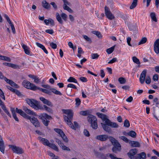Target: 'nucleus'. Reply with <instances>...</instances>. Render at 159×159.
Masks as SVG:
<instances>
[{"label":"nucleus","instance_id":"f257e3e1","mask_svg":"<svg viewBox=\"0 0 159 159\" xmlns=\"http://www.w3.org/2000/svg\"><path fill=\"white\" fill-rule=\"evenodd\" d=\"M62 110L64 113L67 115V116H64V119L65 121L72 129L75 130L76 128H78V124L75 121L74 122V125L71 121L73 116V112L70 109H63Z\"/></svg>","mask_w":159,"mask_h":159},{"label":"nucleus","instance_id":"f03ea898","mask_svg":"<svg viewBox=\"0 0 159 159\" xmlns=\"http://www.w3.org/2000/svg\"><path fill=\"white\" fill-rule=\"evenodd\" d=\"M42 86L46 89L37 87L36 90L37 89H39L43 93L49 95H51V92L57 95H62V93L60 91L57 90L54 88H51V86L49 85L42 84Z\"/></svg>","mask_w":159,"mask_h":159},{"label":"nucleus","instance_id":"7ed1b4c3","mask_svg":"<svg viewBox=\"0 0 159 159\" xmlns=\"http://www.w3.org/2000/svg\"><path fill=\"white\" fill-rule=\"evenodd\" d=\"M96 114L99 117L105 121V123L108 126L114 128H117L119 127V125L117 123L111 122L110 120L107 118V116L99 112L97 113Z\"/></svg>","mask_w":159,"mask_h":159},{"label":"nucleus","instance_id":"20e7f679","mask_svg":"<svg viewBox=\"0 0 159 159\" xmlns=\"http://www.w3.org/2000/svg\"><path fill=\"white\" fill-rule=\"evenodd\" d=\"M27 103L31 107L36 110L43 109L40 104V102L34 99L27 98L25 99Z\"/></svg>","mask_w":159,"mask_h":159},{"label":"nucleus","instance_id":"39448f33","mask_svg":"<svg viewBox=\"0 0 159 159\" xmlns=\"http://www.w3.org/2000/svg\"><path fill=\"white\" fill-rule=\"evenodd\" d=\"M109 139L113 145L112 149V152L116 153L121 150V146L118 141L114 138L111 136L109 137Z\"/></svg>","mask_w":159,"mask_h":159},{"label":"nucleus","instance_id":"423d86ee","mask_svg":"<svg viewBox=\"0 0 159 159\" xmlns=\"http://www.w3.org/2000/svg\"><path fill=\"white\" fill-rule=\"evenodd\" d=\"M88 121L91 124L92 128L96 129L98 128L97 119L96 117L92 115H89L87 117Z\"/></svg>","mask_w":159,"mask_h":159},{"label":"nucleus","instance_id":"0eeeda50","mask_svg":"<svg viewBox=\"0 0 159 159\" xmlns=\"http://www.w3.org/2000/svg\"><path fill=\"white\" fill-rule=\"evenodd\" d=\"M39 118L42 120L43 124L46 126H47L49 123V120L52 119V117L46 113L41 114L39 115Z\"/></svg>","mask_w":159,"mask_h":159},{"label":"nucleus","instance_id":"6e6552de","mask_svg":"<svg viewBox=\"0 0 159 159\" xmlns=\"http://www.w3.org/2000/svg\"><path fill=\"white\" fill-rule=\"evenodd\" d=\"M22 85L25 88L33 90H36L37 87L34 84L30 83L29 81L24 80L22 83Z\"/></svg>","mask_w":159,"mask_h":159},{"label":"nucleus","instance_id":"1a4fd4ad","mask_svg":"<svg viewBox=\"0 0 159 159\" xmlns=\"http://www.w3.org/2000/svg\"><path fill=\"white\" fill-rule=\"evenodd\" d=\"M61 17L62 19L65 21H66L67 17V16L65 13H62L60 15L59 13L57 12L56 13V18L59 22L62 24L63 23V21L62 20Z\"/></svg>","mask_w":159,"mask_h":159},{"label":"nucleus","instance_id":"9d476101","mask_svg":"<svg viewBox=\"0 0 159 159\" xmlns=\"http://www.w3.org/2000/svg\"><path fill=\"white\" fill-rule=\"evenodd\" d=\"M54 130L60 135V136L61 137L64 142L66 143L68 142V138L61 129H60L55 128Z\"/></svg>","mask_w":159,"mask_h":159},{"label":"nucleus","instance_id":"9b49d317","mask_svg":"<svg viewBox=\"0 0 159 159\" xmlns=\"http://www.w3.org/2000/svg\"><path fill=\"white\" fill-rule=\"evenodd\" d=\"M27 119L29 120L31 122L35 127H39L40 126V123L38 119L34 117H31L28 116L27 118Z\"/></svg>","mask_w":159,"mask_h":159},{"label":"nucleus","instance_id":"f8f14e48","mask_svg":"<svg viewBox=\"0 0 159 159\" xmlns=\"http://www.w3.org/2000/svg\"><path fill=\"white\" fill-rule=\"evenodd\" d=\"M105 14L107 17L110 20H112L114 19L115 16L112 15L109 8L105 6Z\"/></svg>","mask_w":159,"mask_h":159},{"label":"nucleus","instance_id":"ddd939ff","mask_svg":"<svg viewBox=\"0 0 159 159\" xmlns=\"http://www.w3.org/2000/svg\"><path fill=\"white\" fill-rule=\"evenodd\" d=\"M64 2L63 5V7L65 10L67 11L70 13L73 12V10L67 6H70V3L67 0H62Z\"/></svg>","mask_w":159,"mask_h":159},{"label":"nucleus","instance_id":"4468645a","mask_svg":"<svg viewBox=\"0 0 159 159\" xmlns=\"http://www.w3.org/2000/svg\"><path fill=\"white\" fill-rule=\"evenodd\" d=\"M11 148L14 152L19 154H22L23 153L22 149L19 147L11 145Z\"/></svg>","mask_w":159,"mask_h":159},{"label":"nucleus","instance_id":"2eb2a0df","mask_svg":"<svg viewBox=\"0 0 159 159\" xmlns=\"http://www.w3.org/2000/svg\"><path fill=\"white\" fill-rule=\"evenodd\" d=\"M95 139L101 141H106L109 139V137L106 134H102L97 136Z\"/></svg>","mask_w":159,"mask_h":159},{"label":"nucleus","instance_id":"dca6fc26","mask_svg":"<svg viewBox=\"0 0 159 159\" xmlns=\"http://www.w3.org/2000/svg\"><path fill=\"white\" fill-rule=\"evenodd\" d=\"M137 153V150L136 149H132L130 150L127 153V155L130 159H134V156Z\"/></svg>","mask_w":159,"mask_h":159},{"label":"nucleus","instance_id":"f3484780","mask_svg":"<svg viewBox=\"0 0 159 159\" xmlns=\"http://www.w3.org/2000/svg\"><path fill=\"white\" fill-rule=\"evenodd\" d=\"M154 50L156 54L159 53V39H157L154 43Z\"/></svg>","mask_w":159,"mask_h":159},{"label":"nucleus","instance_id":"a211bd4d","mask_svg":"<svg viewBox=\"0 0 159 159\" xmlns=\"http://www.w3.org/2000/svg\"><path fill=\"white\" fill-rule=\"evenodd\" d=\"M39 99L43 103L47 105L50 107H52L53 105L52 103L50 101L46 99L43 97H41L39 98Z\"/></svg>","mask_w":159,"mask_h":159},{"label":"nucleus","instance_id":"6ab92c4d","mask_svg":"<svg viewBox=\"0 0 159 159\" xmlns=\"http://www.w3.org/2000/svg\"><path fill=\"white\" fill-rule=\"evenodd\" d=\"M38 139L42 143L45 145H46L48 147L51 143L48 139L45 138L40 137H38Z\"/></svg>","mask_w":159,"mask_h":159},{"label":"nucleus","instance_id":"aec40b11","mask_svg":"<svg viewBox=\"0 0 159 159\" xmlns=\"http://www.w3.org/2000/svg\"><path fill=\"white\" fill-rule=\"evenodd\" d=\"M16 113L19 114L21 116H22L26 119L28 116V115L26 114L21 109H18L17 108H16Z\"/></svg>","mask_w":159,"mask_h":159},{"label":"nucleus","instance_id":"412c9836","mask_svg":"<svg viewBox=\"0 0 159 159\" xmlns=\"http://www.w3.org/2000/svg\"><path fill=\"white\" fill-rule=\"evenodd\" d=\"M5 148L4 142L2 139L0 140V151L3 154L4 153Z\"/></svg>","mask_w":159,"mask_h":159},{"label":"nucleus","instance_id":"4be33fe9","mask_svg":"<svg viewBox=\"0 0 159 159\" xmlns=\"http://www.w3.org/2000/svg\"><path fill=\"white\" fill-rule=\"evenodd\" d=\"M21 45L24 50L25 53L27 55H29L30 52L29 48L27 45L24 44L23 43H21Z\"/></svg>","mask_w":159,"mask_h":159},{"label":"nucleus","instance_id":"5701e85b","mask_svg":"<svg viewBox=\"0 0 159 159\" xmlns=\"http://www.w3.org/2000/svg\"><path fill=\"white\" fill-rule=\"evenodd\" d=\"M101 125L103 129L105 131L108 132H111V129L108 126V125L106 124V123H105V124H104L101 123Z\"/></svg>","mask_w":159,"mask_h":159},{"label":"nucleus","instance_id":"b1692460","mask_svg":"<svg viewBox=\"0 0 159 159\" xmlns=\"http://www.w3.org/2000/svg\"><path fill=\"white\" fill-rule=\"evenodd\" d=\"M129 143L132 147H140L139 143L137 141H130Z\"/></svg>","mask_w":159,"mask_h":159},{"label":"nucleus","instance_id":"393cba45","mask_svg":"<svg viewBox=\"0 0 159 159\" xmlns=\"http://www.w3.org/2000/svg\"><path fill=\"white\" fill-rule=\"evenodd\" d=\"M23 109L26 113L29 115H34L35 114L34 111L28 109L26 107H24Z\"/></svg>","mask_w":159,"mask_h":159},{"label":"nucleus","instance_id":"a878e982","mask_svg":"<svg viewBox=\"0 0 159 159\" xmlns=\"http://www.w3.org/2000/svg\"><path fill=\"white\" fill-rule=\"evenodd\" d=\"M36 44L37 46L42 49L46 54H48V51L43 45L38 42H36Z\"/></svg>","mask_w":159,"mask_h":159},{"label":"nucleus","instance_id":"bb28decb","mask_svg":"<svg viewBox=\"0 0 159 159\" xmlns=\"http://www.w3.org/2000/svg\"><path fill=\"white\" fill-rule=\"evenodd\" d=\"M42 4L43 7L46 9H48L50 7V5L45 0L42 2Z\"/></svg>","mask_w":159,"mask_h":159},{"label":"nucleus","instance_id":"cd10ccee","mask_svg":"<svg viewBox=\"0 0 159 159\" xmlns=\"http://www.w3.org/2000/svg\"><path fill=\"white\" fill-rule=\"evenodd\" d=\"M48 147L52 148L53 149L56 151H59L58 148L54 144L51 143Z\"/></svg>","mask_w":159,"mask_h":159},{"label":"nucleus","instance_id":"c85d7f7f","mask_svg":"<svg viewBox=\"0 0 159 159\" xmlns=\"http://www.w3.org/2000/svg\"><path fill=\"white\" fill-rule=\"evenodd\" d=\"M48 147L52 148L53 149L56 151H59L58 148L54 144L51 143Z\"/></svg>","mask_w":159,"mask_h":159},{"label":"nucleus","instance_id":"c756f323","mask_svg":"<svg viewBox=\"0 0 159 159\" xmlns=\"http://www.w3.org/2000/svg\"><path fill=\"white\" fill-rule=\"evenodd\" d=\"M147 41V38L145 37H143L138 43V45L145 43Z\"/></svg>","mask_w":159,"mask_h":159},{"label":"nucleus","instance_id":"7c9ffc66","mask_svg":"<svg viewBox=\"0 0 159 159\" xmlns=\"http://www.w3.org/2000/svg\"><path fill=\"white\" fill-rule=\"evenodd\" d=\"M67 81L69 82H73L79 84L77 80L72 77H70L69 79L67 80Z\"/></svg>","mask_w":159,"mask_h":159},{"label":"nucleus","instance_id":"2f4dec72","mask_svg":"<svg viewBox=\"0 0 159 159\" xmlns=\"http://www.w3.org/2000/svg\"><path fill=\"white\" fill-rule=\"evenodd\" d=\"M138 0H133V2L130 7V9H133L135 8L137 4Z\"/></svg>","mask_w":159,"mask_h":159},{"label":"nucleus","instance_id":"473e14b6","mask_svg":"<svg viewBox=\"0 0 159 159\" xmlns=\"http://www.w3.org/2000/svg\"><path fill=\"white\" fill-rule=\"evenodd\" d=\"M92 33L93 34L96 35L99 38H101L102 37L100 32L99 31H92Z\"/></svg>","mask_w":159,"mask_h":159},{"label":"nucleus","instance_id":"72a5a7b5","mask_svg":"<svg viewBox=\"0 0 159 159\" xmlns=\"http://www.w3.org/2000/svg\"><path fill=\"white\" fill-rule=\"evenodd\" d=\"M127 134L128 135L133 138L135 137L136 136V134L135 132L133 130L130 131L129 132H128Z\"/></svg>","mask_w":159,"mask_h":159},{"label":"nucleus","instance_id":"f704fd0d","mask_svg":"<svg viewBox=\"0 0 159 159\" xmlns=\"http://www.w3.org/2000/svg\"><path fill=\"white\" fill-rule=\"evenodd\" d=\"M0 59L8 62H10L11 61V59L10 58L5 56H0Z\"/></svg>","mask_w":159,"mask_h":159},{"label":"nucleus","instance_id":"c9c22d12","mask_svg":"<svg viewBox=\"0 0 159 159\" xmlns=\"http://www.w3.org/2000/svg\"><path fill=\"white\" fill-rule=\"evenodd\" d=\"M62 149L64 151H70V148L66 146H65L64 143L62 144L60 146Z\"/></svg>","mask_w":159,"mask_h":159},{"label":"nucleus","instance_id":"e433bc0d","mask_svg":"<svg viewBox=\"0 0 159 159\" xmlns=\"http://www.w3.org/2000/svg\"><path fill=\"white\" fill-rule=\"evenodd\" d=\"M150 16L152 19L155 22H157V20L156 16L155 13L154 12H152L150 14Z\"/></svg>","mask_w":159,"mask_h":159},{"label":"nucleus","instance_id":"4c0bfd02","mask_svg":"<svg viewBox=\"0 0 159 159\" xmlns=\"http://www.w3.org/2000/svg\"><path fill=\"white\" fill-rule=\"evenodd\" d=\"M115 46H112L106 50V52L108 54L111 53L114 50Z\"/></svg>","mask_w":159,"mask_h":159},{"label":"nucleus","instance_id":"58836bf2","mask_svg":"<svg viewBox=\"0 0 159 159\" xmlns=\"http://www.w3.org/2000/svg\"><path fill=\"white\" fill-rule=\"evenodd\" d=\"M132 60L134 62L137 64L139 65L140 64V62L138 59L136 57H132Z\"/></svg>","mask_w":159,"mask_h":159},{"label":"nucleus","instance_id":"ea45409f","mask_svg":"<svg viewBox=\"0 0 159 159\" xmlns=\"http://www.w3.org/2000/svg\"><path fill=\"white\" fill-rule=\"evenodd\" d=\"M118 80L120 84H124L126 81L125 79L123 77L119 78Z\"/></svg>","mask_w":159,"mask_h":159},{"label":"nucleus","instance_id":"a19ab883","mask_svg":"<svg viewBox=\"0 0 159 159\" xmlns=\"http://www.w3.org/2000/svg\"><path fill=\"white\" fill-rule=\"evenodd\" d=\"M43 107L44 109L47 111L49 112H52V109L50 107H48L46 105H44Z\"/></svg>","mask_w":159,"mask_h":159},{"label":"nucleus","instance_id":"79ce46f5","mask_svg":"<svg viewBox=\"0 0 159 159\" xmlns=\"http://www.w3.org/2000/svg\"><path fill=\"white\" fill-rule=\"evenodd\" d=\"M119 138L125 141L126 143H128L129 142V139L125 137L124 136H121L119 137Z\"/></svg>","mask_w":159,"mask_h":159},{"label":"nucleus","instance_id":"37998d69","mask_svg":"<svg viewBox=\"0 0 159 159\" xmlns=\"http://www.w3.org/2000/svg\"><path fill=\"white\" fill-rule=\"evenodd\" d=\"M124 126L128 128L130 126V123L129 121L127 119L125 120L124 122Z\"/></svg>","mask_w":159,"mask_h":159},{"label":"nucleus","instance_id":"c03bdc74","mask_svg":"<svg viewBox=\"0 0 159 159\" xmlns=\"http://www.w3.org/2000/svg\"><path fill=\"white\" fill-rule=\"evenodd\" d=\"M11 86L13 87L16 88H19V86L15 83L12 80L11 82V83L10 84Z\"/></svg>","mask_w":159,"mask_h":159},{"label":"nucleus","instance_id":"a18cd8bd","mask_svg":"<svg viewBox=\"0 0 159 159\" xmlns=\"http://www.w3.org/2000/svg\"><path fill=\"white\" fill-rule=\"evenodd\" d=\"M91 58L93 59L98 58L99 55L97 53H92L91 55Z\"/></svg>","mask_w":159,"mask_h":159},{"label":"nucleus","instance_id":"49530a36","mask_svg":"<svg viewBox=\"0 0 159 159\" xmlns=\"http://www.w3.org/2000/svg\"><path fill=\"white\" fill-rule=\"evenodd\" d=\"M3 111H4V112L7 114V115L9 116L10 118L11 117V116L8 111V110L7 109L6 107H4L2 109Z\"/></svg>","mask_w":159,"mask_h":159},{"label":"nucleus","instance_id":"de8ad7c7","mask_svg":"<svg viewBox=\"0 0 159 159\" xmlns=\"http://www.w3.org/2000/svg\"><path fill=\"white\" fill-rule=\"evenodd\" d=\"M151 79L149 76H147L145 79V82L147 84H149L151 83Z\"/></svg>","mask_w":159,"mask_h":159},{"label":"nucleus","instance_id":"09e8293b","mask_svg":"<svg viewBox=\"0 0 159 159\" xmlns=\"http://www.w3.org/2000/svg\"><path fill=\"white\" fill-rule=\"evenodd\" d=\"M83 37L86 41L89 42L90 43H92V41L91 39L89 38L88 36L85 35H83Z\"/></svg>","mask_w":159,"mask_h":159},{"label":"nucleus","instance_id":"8fccbe9b","mask_svg":"<svg viewBox=\"0 0 159 159\" xmlns=\"http://www.w3.org/2000/svg\"><path fill=\"white\" fill-rule=\"evenodd\" d=\"M11 67H12L14 69H19L20 68V67L17 65H15L14 64L11 63Z\"/></svg>","mask_w":159,"mask_h":159},{"label":"nucleus","instance_id":"3c124183","mask_svg":"<svg viewBox=\"0 0 159 159\" xmlns=\"http://www.w3.org/2000/svg\"><path fill=\"white\" fill-rule=\"evenodd\" d=\"M75 104L76 106L77 107H78L80 104L81 101L80 100L79 98H76L75 99Z\"/></svg>","mask_w":159,"mask_h":159},{"label":"nucleus","instance_id":"603ef678","mask_svg":"<svg viewBox=\"0 0 159 159\" xmlns=\"http://www.w3.org/2000/svg\"><path fill=\"white\" fill-rule=\"evenodd\" d=\"M15 91H14V93H15L17 95L20 96H23V95L21 94L20 92L18 90L15 89Z\"/></svg>","mask_w":159,"mask_h":159},{"label":"nucleus","instance_id":"864d4df0","mask_svg":"<svg viewBox=\"0 0 159 159\" xmlns=\"http://www.w3.org/2000/svg\"><path fill=\"white\" fill-rule=\"evenodd\" d=\"M67 88H71L74 89H77L76 86L72 84H69L67 85Z\"/></svg>","mask_w":159,"mask_h":159},{"label":"nucleus","instance_id":"5fc2aeb1","mask_svg":"<svg viewBox=\"0 0 159 159\" xmlns=\"http://www.w3.org/2000/svg\"><path fill=\"white\" fill-rule=\"evenodd\" d=\"M147 73V71L145 70H143L140 76L145 78Z\"/></svg>","mask_w":159,"mask_h":159},{"label":"nucleus","instance_id":"6e6d98bb","mask_svg":"<svg viewBox=\"0 0 159 159\" xmlns=\"http://www.w3.org/2000/svg\"><path fill=\"white\" fill-rule=\"evenodd\" d=\"M117 61V59L116 58L114 57L113 58L112 60H111L110 61H109L108 63V64H112Z\"/></svg>","mask_w":159,"mask_h":159},{"label":"nucleus","instance_id":"4d7b16f0","mask_svg":"<svg viewBox=\"0 0 159 159\" xmlns=\"http://www.w3.org/2000/svg\"><path fill=\"white\" fill-rule=\"evenodd\" d=\"M55 140L56 142L58 143V145L60 146L63 143L61 142V141L57 138H55Z\"/></svg>","mask_w":159,"mask_h":159},{"label":"nucleus","instance_id":"13d9d810","mask_svg":"<svg viewBox=\"0 0 159 159\" xmlns=\"http://www.w3.org/2000/svg\"><path fill=\"white\" fill-rule=\"evenodd\" d=\"M50 45L53 49H56L57 48V44L53 42L50 43Z\"/></svg>","mask_w":159,"mask_h":159},{"label":"nucleus","instance_id":"bf43d9fd","mask_svg":"<svg viewBox=\"0 0 159 159\" xmlns=\"http://www.w3.org/2000/svg\"><path fill=\"white\" fill-rule=\"evenodd\" d=\"M4 17L6 18V19L7 21L11 25V24H12L11 22V21L10 20V18H9V17L6 14H5L4 15Z\"/></svg>","mask_w":159,"mask_h":159},{"label":"nucleus","instance_id":"052dcab7","mask_svg":"<svg viewBox=\"0 0 159 159\" xmlns=\"http://www.w3.org/2000/svg\"><path fill=\"white\" fill-rule=\"evenodd\" d=\"M142 159H145L146 158V154L144 152H142L139 153Z\"/></svg>","mask_w":159,"mask_h":159},{"label":"nucleus","instance_id":"680f3d73","mask_svg":"<svg viewBox=\"0 0 159 159\" xmlns=\"http://www.w3.org/2000/svg\"><path fill=\"white\" fill-rule=\"evenodd\" d=\"M152 79L154 81H157L158 79V75L157 74L154 75Z\"/></svg>","mask_w":159,"mask_h":159},{"label":"nucleus","instance_id":"e2e57ef3","mask_svg":"<svg viewBox=\"0 0 159 159\" xmlns=\"http://www.w3.org/2000/svg\"><path fill=\"white\" fill-rule=\"evenodd\" d=\"M84 135L87 137H89L90 136V134L89 132L86 129H85L84 131Z\"/></svg>","mask_w":159,"mask_h":159},{"label":"nucleus","instance_id":"0e129e2a","mask_svg":"<svg viewBox=\"0 0 159 159\" xmlns=\"http://www.w3.org/2000/svg\"><path fill=\"white\" fill-rule=\"evenodd\" d=\"M46 32L49 34H52L54 33L53 30L52 29H48L45 30Z\"/></svg>","mask_w":159,"mask_h":159},{"label":"nucleus","instance_id":"69168bd1","mask_svg":"<svg viewBox=\"0 0 159 159\" xmlns=\"http://www.w3.org/2000/svg\"><path fill=\"white\" fill-rule=\"evenodd\" d=\"M80 79L82 82H85L87 81V79L85 77H81L80 78Z\"/></svg>","mask_w":159,"mask_h":159},{"label":"nucleus","instance_id":"338daca9","mask_svg":"<svg viewBox=\"0 0 159 159\" xmlns=\"http://www.w3.org/2000/svg\"><path fill=\"white\" fill-rule=\"evenodd\" d=\"M145 80V78L142 77V76H140L139 81L140 82V83L141 84H143L144 83Z\"/></svg>","mask_w":159,"mask_h":159},{"label":"nucleus","instance_id":"774afa93","mask_svg":"<svg viewBox=\"0 0 159 159\" xmlns=\"http://www.w3.org/2000/svg\"><path fill=\"white\" fill-rule=\"evenodd\" d=\"M50 5H52V6L53 7L54 9L57 10V5H56V4L54 2H51Z\"/></svg>","mask_w":159,"mask_h":159}]
</instances>
